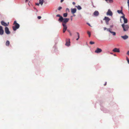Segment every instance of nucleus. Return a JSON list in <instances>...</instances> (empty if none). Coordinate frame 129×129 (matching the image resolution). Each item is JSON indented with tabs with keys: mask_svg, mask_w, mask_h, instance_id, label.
<instances>
[{
	"mask_svg": "<svg viewBox=\"0 0 129 129\" xmlns=\"http://www.w3.org/2000/svg\"><path fill=\"white\" fill-rule=\"evenodd\" d=\"M107 31H109L110 33V31H111L110 29L109 28H107Z\"/></svg>",
	"mask_w": 129,
	"mask_h": 129,
	"instance_id": "obj_29",
	"label": "nucleus"
},
{
	"mask_svg": "<svg viewBox=\"0 0 129 129\" xmlns=\"http://www.w3.org/2000/svg\"><path fill=\"white\" fill-rule=\"evenodd\" d=\"M127 54L129 55V51H128L127 53Z\"/></svg>",
	"mask_w": 129,
	"mask_h": 129,
	"instance_id": "obj_39",
	"label": "nucleus"
},
{
	"mask_svg": "<svg viewBox=\"0 0 129 129\" xmlns=\"http://www.w3.org/2000/svg\"><path fill=\"white\" fill-rule=\"evenodd\" d=\"M99 14V13L97 11H95L93 13V15L95 16H98Z\"/></svg>",
	"mask_w": 129,
	"mask_h": 129,
	"instance_id": "obj_14",
	"label": "nucleus"
},
{
	"mask_svg": "<svg viewBox=\"0 0 129 129\" xmlns=\"http://www.w3.org/2000/svg\"><path fill=\"white\" fill-rule=\"evenodd\" d=\"M5 33L7 34H10V32L9 31V29L7 27H5Z\"/></svg>",
	"mask_w": 129,
	"mask_h": 129,
	"instance_id": "obj_7",
	"label": "nucleus"
},
{
	"mask_svg": "<svg viewBox=\"0 0 129 129\" xmlns=\"http://www.w3.org/2000/svg\"><path fill=\"white\" fill-rule=\"evenodd\" d=\"M77 34L78 35V38L76 39V40H78L80 38V35L79 33L78 32H77Z\"/></svg>",
	"mask_w": 129,
	"mask_h": 129,
	"instance_id": "obj_22",
	"label": "nucleus"
},
{
	"mask_svg": "<svg viewBox=\"0 0 129 129\" xmlns=\"http://www.w3.org/2000/svg\"><path fill=\"white\" fill-rule=\"evenodd\" d=\"M87 24L89 26H91L90 24H89L88 23Z\"/></svg>",
	"mask_w": 129,
	"mask_h": 129,
	"instance_id": "obj_43",
	"label": "nucleus"
},
{
	"mask_svg": "<svg viewBox=\"0 0 129 129\" xmlns=\"http://www.w3.org/2000/svg\"><path fill=\"white\" fill-rule=\"evenodd\" d=\"M72 17H73V16H71V21H72V19H73Z\"/></svg>",
	"mask_w": 129,
	"mask_h": 129,
	"instance_id": "obj_36",
	"label": "nucleus"
},
{
	"mask_svg": "<svg viewBox=\"0 0 129 129\" xmlns=\"http://www.w3.org/2000/svg\"><path fill=\"white\" fill-rule=\"evenodd\" d=\"M123 15V16H122L121 17V18H123V19H125V17H124V15Z\"/></svg>",
	"mask_w": 129,
	"mask_h": 129,
	"instance_id": "obj_28",
	"label": "nucleus"
},
{
	"mask_svg": "<svg viewBox=\"0 0 129 129\" xmlns=\"http://www.w3.org/2000/svg\"><path fill=\"white\" fill-rule=\"evenodd\" d=\"M121 37L124 40H125L128 38V36L127 35H125L124 36H122Z\"/></svg>",
	"mask_w": 129,
	"mask_h": 129,
	"instance_id": "obj_15",
	"label": "nucleus"
},
{
	"mask_svg": "<svg viewBox=\"0 0 129 129\" xmlns=\"http://www.w3.org/2000/svg\"><path fill=\"white\" fill-rule=\"evenodd\" d=\"M112 51L114 52H119L120 50L119 48H115Z\"/></svg>",
	"mask_w": 129,
	"mask_h": 129,
	"instance_id": "obj_12",
	"label": "nucleus"
},
{
	"mask_svg": "<svg viewBox=\"0 0 129 129\" xmlns=\"http://www.w3.org/2000/svg\"><path fill=\"white\" fill-rule=\"evenodd\" d=\"M110 27H113V25H111V26H110Z\"/></svg>",
	"mask_w": 129,
	"mask_h": 129,
	"instance_id": "obj_44",
	"label": "nucleus"
},
{
	"mask_svg": "<svg viewBox=\"0 0 129 129\" xmlns=\"http://www.w3.org/2000/svg\"><path fill=\"white\" fill-rule=\"evenodd\" d=\"M74 16H75V15H74Z\"/></svg>",
	"mask_w": 129,
	"mask_h": 129,
	"instance_id": "obj_46",
	"label": "nucleus"
},
{
	"mask_svg": "<svg viewBox=\"0 0 129 129\" xmlns=\"http://www.w3.org/2000/svg\"><path fill=\"white\" fill-rule=\"evenodd\" d=\"M124 20V23H127V19L125 18V19L123 20Z\"/></svg>",
	"mask_w": 129,
	"mask_h": 129,
	"instance_id": "obj_20",
	"label": "nucleus"
},
{
	"mask_svg": "<svg viewBox=\"0 0 129 129\" xmlns=\"http://www.w3.org/2000/svg\"><path fill=\"white\" fill-rule=\"evenodd\" d=\"M39 4H40V3L39 4L38 3H36V5L38 6H39Z\"/></svg>",
	"mask_w": 129,
	"mask_h": 129,
	"instance_id": "obj_34",
	"label": "nucleus"
},
{
	"mask_svg": "<svg viewBox=\"0 0 129 129\" xmlns=\"http://www.w3.org/2000/svg\"><path fill=\"white\" fill-rule=\"evenodd\" d=\"M28 0H25V2H27L28 1Z\"/></svg>",
	"mask_w": 129,
	"mask_h": 129,
	"instance_id": "obj_42",
	"label": "nucleus"
},
{
	"mask_svg": "<svg viewBox=\"0 0 129 129\" xmlns=\"http://www.w3.org/2000/svg\"><path fill=\"white\" fill-rule=\"evenodd\" d=\"M2 25L5 26H8L9 24V23H8V24H7L4 21H2L1 22Z\"/></svg>",
	"mask_w": 129,
	"mask_h": 129,
	"instance_id": "obj_11",
	"label": "nucleus"
},
{
	"mask_svg": "<svg viewBox=\"0 0 129 129\" xmlns=\"http://www.w3.org/2000/svg\"><path fill=\"white\" fill-rule=\"evenodd\" d=\"M67 13H64L63 14V16L64 17H66L67 16Z\"/></svg>",
	"mask_w": 129,
	"mask_h": 129,
	"instance_id": "obj_24",
	"label": "nucleus"
},
{
	"mask_svg": "<svg viewBox=\"0 0 129 129\" xmlns=\"http://www.w3.org/2000/svg\"><path fill=\"white\" fill-rule=\"evenodd\" d=\"M10 44V42L9 41H7L6 43V46H9Z\"/></svg>",
	"mask_w": 129,
	"mask_h": 129,
	"instance_id": "obj_17",
	"label": "nucleus"
},
{
	"mask_svg": "<svg viewBox=\"0 0 129 129\" xmlns=\"http://www.w3.org/2000/svg\"><path fill=\"white\" fill-rule=\"evenodd\" d=\"M62 7H59V8H58V10H61V9H62Z\"/></svg>",
	"mask_w": 129,
	"mask_h": 129,
	"instance_id": "obj_32",
	"label": "nucleus"
},
{
	"mask_svg": "<svg viewBox=\"0 0 129 129\" xmlns=\"http://www.w3.org/2000/svg\"><path fill=\"white\" fill-rule=\"evenodd\" d=\"M72 4L74 5H75V2H73Z\"/></svg>",
	"mask_w": 129,
	"mask_h": 129,
	"instance_id": "obj_38",
	"label": "nucleus"
},
{
	"mask_svg": "<svg viewBox=\"0 0 129 129\" xmlns=\"http://www.w3.org/2000/svg\"><path fill=\"white\" fill-rule=\"evenodd\" d=\"M89 43L91 45H92L94 44V42H93L90 41V42Z\"/></svg>",
	"mask_w": 129,
	"mask_h": 129,
	"instance_id": "obj_26",
	"label": "nucleus"
},
{
	"mask_svg": "<svg viewBox=\"0 0 129 129\" xmlns=\"http://www.w3.org/2000/svg\"><path fill=\"white\" fill-rule=\"evenodd\" d=\"M87 33L89 35V37H90L91 35L89 31H88L87 32Z\"/></svg>",
	"mask_w": 129,
	"mask_h": 129,
	"instance_id": "obj_25",
	"label": "nucleus"
},
{
	"mask_svg": "<svg viewBox=\"0 0 129 129\" xmlns=\"http://www.w3.org/2000/svg\"><path fill=\"white\" fill-rule=\"evenodd\" d=\"M71 12L72 14H73L76 12V8L71 9Z\"/></svg>",
	"mask_w": 129,
	"mask_h": 129,
	"instance_id": "obj_13",
	"label": "nucleus"
},
{
	"mask_svg": "<svg viewBox=\"0 0 129 129\" xmlns=\"http://www.w3.org/2000/svg\"><path fill=\"white\" fill-rule=\"evenodd\" d=\"M110 33L112 34L113 35L115 36L116 35V33L114 32L111 31H110Z\"/></svg>",
	"mask_w": 129,
	"mask_h": 129,
	"instance_id": "obj_23",
	"label": "nucleus"
},
{
	"mask_svg": "<svg viewBox=\"0 0 129 129\" xmlns=\"http://www.w3.org/2000/svg\"><path fill=\"white\" fill-rule=\"evenodd\" d=\"M112 14L113 13L112 12L110 9L108 10V12L107 13V15L112 16Z\"/></svg>",
	"mask_w": 129,
	"mask_h": 129,
	"instance_id": "obj_9",
	"label": "nucleus"
},
{
	"mask_svg": "<svg viewBox=\"0 0 129 129\" xmlns=\"http://www.w3.org/2000/svg\"><path fill=\"white\" fill-rule=\"evenodd\" d=\"M102 51V50L101 49L97 48L96 49L95 51V53H100Z\"/></svg>",
	"mask_w": 129,
	"mask_h": 129,
	"instance_id": "obj_10",
	"label": "nucleus"
},
{
	"mask_svg": "<svg viewBox=\"0 0 129 129\" xmlns=\"http://www.w3.org/2000/svg\"><path fill=\"white\" fill-rule=\"evenodd\" d=\"M66 30L63 29V33H65V32Z\"/></svg>",
	"mask_w": 129,
	"mask_h": 129,
	"instance_id": "obj_35",
	"label": "nucleus"
},
{
	"mask_svg": "<svg viewBox=\"0 0 129 129\" xmlns=\"http://www.w3.org/2000/svg\"><path fill=\"white\" fill-rule=\"evenodd\" d=\"M62 25L63 27V29L66 30L67 28V27L66 24L64 23H62Z\"/></svg>",
	"mask_w": 129,
	"mask_h": 129,
	"instance_id": "obj_16",
	"label": "nucleus"
},
{
	"mask_svg": "<svg viewBox=\"0 0 129 129\" xmlns=\"http://www.w3.org/2000/svg\"><path fill=\"white\" fill-rule=\"evenodd\" d=\"M56 16L57 17H59V18L58 20V21L60 22H62L63 20V17L60 16L59 14H57L56 15Z\"/></svg>",
	"mask_w": 129,
	"mask_h": 129,
	"instance_id": "obj_4",
	"label": "nucleus"
},
{
	"mask_svg": "<svg viewBox=\"0 0 129 129\" xmlns=\"http://www.w3.org/2000/svg\"><path fill=\"white\" fill-rule=\"evenodd\" d=\"M126 59H127V61L128 63L129 64V60L128 59L127 57H126Z\"/></svg>",
	"mask_w": 129,
	"mask_h": 129,
	"instance_id": "obj_33",
	"label": "nucleus"
},
{
	"mask_svg": "<svg viewBox=\"0 0 129 129\" xmlns=\"http://www.w3.org/2000/svg\"><path fill=\"white\" fill-rule=\"evenodd\" d=\"M40 1V4L42 5L43 3V0H39Z\"/></svg>",
	"mask_w": 129,
	"mask_h": 129,
	"instance_id": "obj_19",
	"label": "nucleus"
},
{
	"mask_svg": "<svg viewBox=\"0 0 129 129\" xmlns=\"http://www.w3.org/2000/svg\"><path fill=\"white\" fill-rule=\"evenodd\" d=\"M65 45L68 46H69L70 45V42L69 39H66Z\"/></svg>",
	"mask_w": 129,
	"mask_h": 129,
	"instance_id": "obj_5",
	"label": "nucleus"
},
{
	"mask_svg": "<svg viewBox=\"0 0 129 129\" xmlns=\"http://www.w3.org/2000/svg\"><path fill=\"white\" fill-rule=\"evenodd\" d=\"M106 84H107V82H106L104 84V86H105L106 85Z\"/></svg>",
	"mask_w": 129,
	"mask_h": 129,
	"instance_id": "obj_40",
	"label": "nucleus"
},
{
	"mask_svg": "<svg viewBox=\"0 0 129 129\" xmlns=\"http://www.w3.org/2000/svg\"><path fill=\"white\" fill-rule=\"evenodd\" d=\"M128 5L129 8V0H127Z\"/></svg>",
	"mask_w": 129,
	"mask_h": 129,
	"instance_id": "obj_31",
	"label": "nucleus"
},
{
	"mask_svg": "<svg viewBox=\"0 0 129 129\" xmlns=\"http://www.w3.org/2000/svg\"><path fill=\"white\" fill-rule=\"evenodd\" d=\"M107 28L105 27H104V30H106V29H107Z\"/></svg>",
	"mask_w": 129,
	"mask_h": 129,
	"instance_id": "obj_37",
	"label": "nucleus"
},
{
	"mask_svg": "<svg viewBox=\"0 0 129 129\" xmlns=\"http://www.w3.org/2000/svg\"><path fill=\"white\" fill-rule=\"evenodd\" d=\"M64 0H61V1H60V2L61 3H62V2Z\"/></svg>",
	"mask_w": 129,
	"mask_h": 129,
	"instance_id": "obj_41",
	"label": "nucleus"
},
{
	"mask_svg": "<svg viewBox=\"0 0 129 129\" xmlns=\"http://www.w3.org/2000/svg\"><path fill=\"white\" fill-rule=\"evenodd\" d=\"M13 25H14V26H13L12 27L14 31L16 30L17 29H18L19 27V25L16 22V21H14Z\"/></svg>",
	"mask_w": 129,
	"mask_h": 129,
	"instance_id": "obj_1",
	"label": "nucleus"
},
{
	"mask_svg": "<svg viewBox=\"0 0 129 129\" xmlns=\"http://www.w3.org/2000/svg\"><path fill=\"white\" fill-rule=\"evenodd\" d=\"M76 7L77 9L79 10H81V7L80 6H76Z\"/></svg>",
	"mask_w": 129,
	"mask_h": 129,
	"instance_id": "obj_21",
	"label": "nucleus"
},
{
	"mask_svg": "<svg viewBox=\"0 0 129 129\" xmlns=\"http://www.w3.org/2000/svg\"><path fill=\"white\" fill-rule=\"evenodd\" d=\"M103 20H105L107 25H108L109 24V22L110 20V19L108 17H105L103 19Z\"/></svg>",
	"mask_w": 129,
	"mask_h": 129,
	"instance_id": "obj_3",
	"label": "nucleus"
},
{
	"mask_svg": "<svg viewBox=\"0 0 129 129\" xmlns=\"http://www.w3.org/2000/svg\"><path fill=\"white\" fill-rule=\"evenodd\" d=\"M4 31L3 29V27L0 26V35H2L4 34Z\"/></svg>",
	"mask_w": 129,
	"mask_h": 129,
	"instance_id": "obj_8",
	"label": "nucleus"
},
{
	"mask_svg": "<svg viewBox=\"0 0 129 129\" xmlns=\"http://www.w3.org/2000/svg\"><path fill=\"white\" fill-rule=\"evenodd\" d=\"M121 26L123 28V31H124L128 30L129 28V25L127 24H125L124 23L122 24Z\"/></svg>",
	"mask_w": 129,
	"mask_h": 129,
	"instance_id": "obj_2",
	"label": "nucleus"
},
{
	"mask_svg": "<svg viewBox=\"0 0 129 129\" xmlns=\"http://www.w3.org/2000/svg\"><path fill=\"white\" fill-rule=\"evenodd\" d=\"M70 35L71 36V34H70Z\"/></svg>",
	"mask_w": 129,
	"mask_h": 129,
	"instance_id": "obj_47",
	"label": "nucleus"
},
{
	"mask_svg": "<svg viewBox=\"0 0 129 129\" xmlns=\"http://www.w3.org/2000/svg\"><path fill=\"white\" fill-rule=\"evenodd\" d=\"M66 10H69V9L68 8H67L66 9Z\"/></svg>",
	"mask_w": 129,
	"mask_h": 129,
	"instance_id": "obj_45",
	"label": "nucleus"
},
{
	"mask_svg": "<svg viewBox=\"0 0 129 129\" xmlns=\"http://www.w3.org/2000/svg\"><path fill=\"white\" fill-rule=\"evenodd\" d=\"M117 12H118V13H119V14L121 13L122 15H124L123 13L122 12V10H117Z\"/></svg>",
	"mask_w": 129,
	"mask_h": 129,
	"instance_id": "obj_18",
	"label": "nucleus"
},
{
	"mask_svg": "<svg viewBox=\"0 0 129 129\" xmlns=\"http://www.w3.org/2000/svg\"><path fill=\"white\" fill-rule=\"evenodd\" d=\"M41 16H38V18L39 19H41Z\"/></svg>",
	"mask_w": 129,
	"mask_h": 129,
	"instance_id": "obj_30",
	"label": "nucleus"
},
{
	"mask_svg": "<svg viewBox=\"0 0 129 129\" xmlns=\"http://www.w3.org/2000/svg\"><path fill=\"white\" fill-rule=\"evenodd\" d=\"M108 1L109 3H112L113 2V0H107Z\"/></svg>",
	"mask_w": 129,
	"mask_h": 129,
	"instance_id": "obj_27",
	"label": "nucleus"
},
{
	"mask_svg": "<svg viewBox=\"0 0 129 129\" xmlns=\"http://www.w3.org/2000/svg\"><path fill=\"white\" fill-rule=\"evenodd\" d=\"M69 20V18H63V21L62 22H63V23H64L66 24V23L68 22Z\"/></svg>",
	"mask_w": 129,
	"mask_h": 129,
	"instance_id": "obj_6",
	"label": "nucleus"
}]
</instances>
